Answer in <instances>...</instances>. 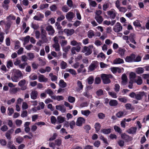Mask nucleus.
Segmentation results:
<instances>
[{"label": "nucleus", "mask_w": 149, "mask_h": 149, "mask_svg": "<svg viewBox=\"0 0 149 149\" xmlns=\"http://www.w3.org/2000/svg\"><path fill=\"white\" fill-rule=\"evenodd\" d=\"M101 125L99 123H96L94 125V128L95 129V132L98 133L100 130Z\"/></svg>", "instance_id": "nucleus-25"}, {"label": "nucleus", "mask_w": 149, "mask_h": 149, "mask_svg": "<svg viewBox=\"0 0 149 149\" xmlns=\"http://www.w3.org/2000/svg\"><path fill=\"white\" fill-rule=\"evenodd\" d=\"M124 113V112L122 111H119L116 114V116L118 118H120L122 117Z\"/></svg>", "instance_id": "nucleus-50"}, {"label": "nucleus", "mask_w": 149, "mask_h": 149, "mask_svg": "<svg viewBox=\"0 0 149 149\" xmlns=\"http://www.w3.org/2000/svg\"><path fill=\"white\" fill-rule=\"evenodd\" d=\"M135 36V35L134 33H131L129 37V39L131 42L134 44H136V42L134 40Z\"/></svg>", "instance_id": "nucleus-17"}, {"label": "nucleus", "mask_w": 149, "mask_h": 149, "mask_svg": "<svg viewBox=\"0 0 149 149\" xmlns=\"http://www.w3.org/2000/svg\"><path fill=\"white\" fill-rule=\"evenodd\" d=\"M108 93L112 97L114 98L117 97L116 94L114 92H109Z\"/></svg>", "instance_id": "nucleus-60"}, {"label": "nucleus", "mask_w": 149, "mask_h": 149, "mask_svg": "<svg viewBox=\"0 0 149 149\" xmlns=\"http://www.w3.org/2000/svg\"><path fill=\"white\" fill-rule=\"evenodd\" d=\"M81 112L82 114L86 116H88L91 113V111L88 110H81Z\"/></svg>", "instance_id": "nucleus-35"}, {"label": "nucleus", "mask_w": 149, "mask_h": 149, "mask_svg": "<svg viewBox=\"0 0 149 149\" xmlns=\"http://www.w3.org/2000/svg\"><path fill=\"white\" fill-rule=\"evenodd\" d=\"M99 66V63L97 61H93L88 68V70L90 72L93 71Z\"/></svg>", "instance_id": "nucleus-4"}, {"label": "nucleus", "mask_w": 149, "mask_h": 149, "mask_svg": "<svg viewBox=\"0 0 149 149\" xmlns=\"http://www.w3.org/2000/svg\"><path fill=\"white\" fill-rule=\"evenodd\" d=\"M107 14L111 18L114 19L116 16V13L113 11L109 10L107 12Z\"/></svg>", "instance_id": "nucleus-23"}, {"label": "nucleus", "mask_w": 149, "mask_h": 149, "mask_svg": "<svg viewBox=\"0 0 149 149\" xmlns=\"http://www.w3.org/2000/svg\"><path fill=\"white\" fill-rule=\"evenodd\" d=\"M49 6V4L47 3L45 4H41L40 6V8L41 9L43 10L44 9L48 7Z\"/></svg>", "instance_id": "nucleus-62"}, {"label": "nucleus", "mask_w": 149, "mask_h": 149, "mask_svg": "<svg viewBox=\"0 0 149 149\" xmlns=\"http://www.w3.org/2000/svg\"><path fill=\"white\" fill-rule=\"evenodd\" d=\"M28 107V106L27 103L25 102H24L22 103V108L23 109H27Z\"/></svg>", "instance_id": "nucleus-59"}, {"label": "nucleus", "mask_w": 149, "mask_h": 149, "mask_svg": "<svg viewBox=\"0 0 149 149\" xmlns=\"http://www.w3.org/2000/svg\"><path fill=\"white\" fill-rule=\"evenodd\" d=\"M59 85L61 87L63 88L65 86V83L63 80L61 79L59 81Z\"/></svg>", "instance_id": "nucleus-44"}, {"label": "nucleus", "mask_w": 149, "mask_h": 149, "mask_svg": "<svg viewBox=\"0 0 149 149\" xmlns=\"http://www.w3.org/2000/svg\"><path fill=\"white\" fill-rule=\"evenodd\" d=\"M66 71L67 72H70L71 74L72 75H75L76 74V73L74 69H70L68 70V69H67L66 70Z\"/></svg>", "instance_id": "nucleus-51"}, {"label": "nucleus", "mask_w": 149, "mask_h": 149, "mask_svg": "<svg viewBox=\"0 0 149 149\" xmlns=\"http://www.w3.org/2000/svg\"><path fill=\"white\" fill-rule=\"evenodd\" d=\"M77 85L78 88L77 89V90L78 91H79L80 90H81L83 89V86L82 84L81 81L78 80L77 82Z\"/></svg>", "instance_id": "nucleus-28"}, {"label": "nucleus", "mask_w": 149, "mask_h": 149, "mask_svg": "<svg viewBox=\"0 0 149 149\" xmlns=\"http://www.w3.org/2000/svg\"><path fill=\"white\" fill-rule=\"evenodd\" d=\"M56 109L61 111L62 112H64L65 111V108L64 105H58L56 106Z\"/></svg>", "instance_id": "nucleus-20"}, {"label": "nucleus", "mask_w": 149, "mask_h": 149, "mask_svg": "<svg viewBox=\"0 0 149 149\" xmlns=\"http://www.w3.org/2000/svg\"><path fill=\"white\" fill-rule=\"evenodd\" d=\"M101 131L104 134H108L111 132V129L110 128L103 129L101 130Z\"/></svg>", "instance_id": "nucleus-34"}, {"label": "nucleus", "mask_w": 149, "mask_h": 149, "mask_svg": "<svg viewBox=\"0 0 149 149\" xmlns=\"http://www.w3.org/2000/svg\"><path fill=\"white\" fill-rule=\"evenodd\" d=\"M96 94L98 96H99L103 95V91L102 89H100L97 91L96 92Z\"/></svg>", "instance_id": "nucleus-64"}, {"label": "nucleus", "mask_w": 149, "mask_h": 149, "mask_svg": "<svg viewBox=\"0 0 149 149\" xmlns=\"http://www.w3.org/2000/svg\"><path fill=\"white\" fill-rule=\"evenodd\" d=\"M147 93L144 91L139 92V93L136 94L135 98L137 100H141L144 96L145 97L147 96Z\"/></svg>", "instance_id": "nucleus-6"}, {"label": "nucleus", "mask_w": 149, "mask_h": 149, "mask_svg": "<svg viewBox=\"0 0 149 149\" xmlns=\"http://www.w3.org/2000/svg\"><path fill=\"white\" fill-rule=\"evenodd\" d=\"M45 92L46 93L49 95L51 96V98H52V96H53L54 95H52L54 94L53 92L50 89H48L47 90L45 91Z\"/></svg>", "instance_id": "nucleus-49"}, {"label": "nucleus", "mask_w": 149, "mask_h": 149, "mask_svg": "<svg viewBox=\"0 0 149 149\" xmlns=\"http://www.w3.org/2000/svg\"><path fill=\"white\" fill-rule=\"evenodd\" d=\"M121 137L122 139H124L126 142H129L132 140V138L125 133L122 134L121 135Z\"/></svg>", "instance_id": "nucleus-8"}, {"label": "nucleus", "mask_w": 149, "mask_h": 149, "mask_svg": "<svg viewBox=\"0 0 149 149\" xmlns=\"http://www.w3.org/2000/svg\"><path fill=\"white\" fill-rule=\"evenodd\" d=\"M125 52V49L120 47L119 48L117 53L120 55L121 57H122L124 56Z\"/></svg>", "instance_id": "nucleus-24"}, {"label": "nucleus", "mask_w": 149, "mask_h": 149, "mask_svg": "<svg viewBox=\"0 0 149 149\" xmlns=\"http://www.w3.org/2000/svg\"><path fill=\"white\" fill-rule=\"evenodd\" d=\"M47 35L41 36V38L42 40L45 43H47L48 41V40L47 37Z\"/></svg>", "instance_id": "nucleus-58"}, {"label": "nucleus", "mask_w": 149, "mask_h": 149, "mask_svg": "<svg viewBox=\"0 0 149 149\" xmlns=\"http://www.w3.org/2000/svg\"><path fill=\"white\" fill-rule=\"evenodd\" d=\"M65 120V118L64 117H62L61 116H59L57 117V122L60 123H63Z\"/></svg>", "instance_id": "nucleus-39"}, {"label": "nucleus", "mask_w": 149, "mask_h": 149, "mask_svg": "<svg viewBox=\"0 0 149 149\" xmlns=\"http://www.w3.org/2000/svg\"><path fill=\"white\" fill-rule=\"evenodd\" d=\"M38 95V92L35 90L32 91L30 94L31 98L33 100L36 99Z\"/></svg>", "instance_id": "nucleus-18"}, {"label": "nucleus", "mask_w": 149, "mask_h": 149, "mask_svg": "<svg viewBox=\"0 0 149 149\" xmlns=\"http://www.w3.org/2000/svg\"><path fill=\"white\" fill-rule=\"evenodd\" d=\"M113 128L115 131L121 134L122 133V130L120 127L116 125H115L113 127Z\"/></svg>", "instance_id": "nucleus-40"}, {"label": "nucleus", "mask_w": 149, "mask_h": 149, "mask_svg": "<svg viewBox=\"0 0 149 149\" xmlns=\"http://www.w3.org/2000/svg\"><path fill=\"white\" fill-rule=\"evenodd\" d=\"M12 71L13 75L11 77V79L13 82H17L19 81V78L23 77V75L19 70L13 69Z\"/></svg>", "instance_id": "nucleus-1"}, {"label": "nucleus", "mask_w": 149, "mask_h": 149, "mask_svg": "<svg viewBox=\"0 0 149 149\" xmlns=\"http://www.w3.org/2000/svg\"><path fill=\"white\" fill-rule=\"evenodd\" d=\"M95 19L99 24H101L103 20V19L101 16L95 17Z\"/></svg>", "instance_id": "nucleus-31"}, {"label": "nucleus", "mask_w": 149, "mask_h": 149, "mask_svg": "<svg viewBox=\"0 0 149 149\" xmlns=\"http://www.w3.org/2000/svg\"><path fill=\"white\" fill-rule=\"evenodd\" d=\"M137 128L136 127H131L127 131V132L129 134H134L136 132Z\"/></svg>", "instance_id": "nucleus-22"}, {"label": "nucleus", "mask_w": 149, "mask_h": 149, "mask_svg": "<svg viewBox=\"0 0 149 149\" xmlns=\"http://www.w3.org/2000/svg\"><path fill=\"white\" fill-rule=\"evenodd\" d=\"M120 88V86L118 84H116L115 85L114 90L117 93L119 91Z\"/></svg>", "instance_id": "nucleus-63"}, {"label": "nucleus", "mask_w": 149, "mask_h": 149, "mask_svg": "<svg viewBox=\"0 0 149 149\" xmlns=\"http://www.w3.org/2000/svg\"><path fill=\"white\" fill-rule=\"evenodd\" d=\"M27 63L24 62L22 64H20L18 66L19 68H20L22 70H23L24 69L26 66L27 65Z\"/></svg>", "instance_id": "nucleus-45"}, {"label": "nucleus", "mask_w": 149, "mask_h": 149, "mask_svg": "<svg viewBox=\"0 0 149 149\" xmlns=\"http://www.w3.org/2000/svg\"><path fill=\"white\" fill-rule=\"evenodd\" d=\"M22 121L20 120L17 119L15 120V123L16 125L20 127L22 123Z\"/></svg>", "instance_id": "nucleus-52"}, {"label": "nucleus", "mask_w": 149, "mask_h": 149, "mask_svg": "<svg viewBox=\"0 0 149 149\" xmlns=\"http://www.w3.org/2000/svg\"><path fill=\"white\" fill-rule=\"evenodd\" d=\"M94 36V31L93 30H90L88 31L87 36L89 38H91Z\"/></svg>", "instance_id": "nucleus-33"}, {"label": "nucleus", "mask_w": 149, "mask_h": 149, "mask_svg": "<svg viewBox=\"0 0 149 149\" xmlns=\"http://www.w3.org/2000/svg\"><path fill=\"white\" fill-rule=\"evenodd\" d=\"M136 77V74L134 72H131L130 74V79H134Z\"/></svg>", "instance_id": "nucleus-54"}, {"label": "nucleus", "mask_w": 149, "mask_h": 149, "mask_svg": "<svg viewBox=\"0 0 149 149\" xmlns=\"http://www.w3.org/2000/svg\"><path fill=\"white\" fill-rule=\"evenodd\" d=\"M112 77L111 75L106 74H102L101 76V78L103 83L105 84H108L111 82L109 78Z\"/></svg>", "instance_id": "nucleus-2"}, {"label": "nucleus", "mask_w": 149, "mask_h": 149, "mask_svg": "<svg viewBox=\"0 0 149 149\" xmlns=\"http://www.w3.org/2000/svg\"><path fill=\"white\" fill-rule=\"evenodd\" d=\"M30 39V37L29 36H27L25 37L22 38V40H23L24 41V43H23L24 45H25L26 44L29 42Z\"/></svg>", "instance_id": "nucleus-30"}, {"label": "nucleus", "mask_w": 149, "mask_h": 149, "mask_svg": "<svg viewBox=\"0 0 149 149\" xmlns=\"http://www.w3.org/2000/svg\"><path fill=\"white\" fill-rule=\"evenodd\" d=\"M88 83L90 84H91L93 83L94 81V78L92 76L89 77L87 79Z\"/></svg>", "instance_id": "nucleus-42"}, {"label": "nucleus", "mask_w": 149, "mask_h": 149, "mask_svg": "<svg viewBox=\"0 0 149 149\" xmlns=\"http://www.w3.org/2000/svg\"><path fill=\"white\" fill-rule=\"evenodd\" d=\"M81 43H79L77 45L76 47H74L75 48L76 51L77 52H79L80 49H81Z\"/></svg>", "instance_id": "nucleus-57"}, {"label": "nucleus", "mask_w": 149, "mask_h": 149, "mask_svg": "<svg viewBox=\"0 0 149 149\" xmlns=\"http://www.w3.org/2000/svg\"><path fill=\"white\" fill-rule=\"evenodd\" d=\"M19 89L17 88H11L9 89V92L11 94H15L18 91Z\"/></svg>", "instance_id": "nucleus-32"}, {"label": "nucleus", "mask_w": 149, "mask_h": 149, "mask_svg": "<svg viewBox=\"0 0 149 149\" xmlns=\"http://www.w3.org/2000/svg\"><path fill=\"white\" fill-rule=\"evenodd\" d=\"M109 104L111 106L114 107L117 105L118 102L116 100H111L110 101Z\"/></svg>", "instance_id": "nucleus-27"}, {"label": "nucleus", "mask_w": 149, "mask_h": 149, "mask_svg": "<svg viewBox=\"0 0 149 149\" xmlns=\"http://www.w3.org/2000/svg\"><path fill=\"white\" fill-rule=\"evenodd\" d=\"M14 130L13 129H11L7 131L5 134V136L7 139L10 140L11 138V134L14 132Z\"/></svg>", "instance_id": "nucleus-14"}, {"label": "nucleus", "mask_w": 149, "mask_h": 149, "mask_svg": "<svg viewBox=\"0 0 149 149\" xmlns=\"http://www.w3.org/2000/svg\"><path fill=\"white\" fill-rule=\"evenodd\" d=\"M134 25L136 27H141V25L139 22L138 21H134L133 23Z\"/></svg>", "instance_id": "nucleus-56"}, {"label": "nucleus", "mask_w": 149, "mask_h": 149, "mask_svg": "<svg viewBox=\"0 0 149 149\" xmlns=\"http://www.w3.org/2000/svg\"><path fill=\"white\" fill-rule=\"evenodd\" d=\"M13 65V62L11 60H9L7 61L6 66L8 68L12 67Z\"/></svg>", "instance_id": "nucleus-37"}, {"label": "nucleus", "mask_w": 149, "mask_h": 149, "mask_svg": "<svg viewBox=\"0 0 149 149\" xmlns=\"http://www.w3.org/2000/svg\"><path fill=\"white\" fill-rule=\"evenodd\" d=\"M75 99L74 97L71 96H69L68 98V101L70 103L74 102L75 101Z\"/></svg>", "instance_id": "nucleus-46"}, {"label": "nucleus", "mask_w": 149, "mask_h": 149, "mask_svg": "<svg viewBox=\"0 0 149 149\" xmlns=\"http://www.w3.org/2000/svg\"><path fill=\"white\" fill-rule=\"evenodd\" d=\"M66 33L68 36L72 35L74 32V30L73 29H66Z\"/></svg>", "instance_id": "nucleus-26"}, {"label": "nucleus", "mask_w": 149, "mask_h": 149, "mask_svg": "<svg viewBox=\"0 0 149 149\" xmlns=\"http://www.w3.org/2000/svg\"><path fill=\"white\" fill-rule=\"evenodd\" d=\"M136 58L135 55L134 54H131L130 56H127L125 58V61L127 62H134V59Z\"/></svg>", "instance_id": "nucleus-10"}, {"label": "nucleus", "mask_w": 149, "mask_h": 149, "mask_svg": "<svg viewBox=\"0 0 149 149\" xmlns=\"http://www.w3.org/2000/svg\"><path fill=\"white\" fill-rule=\"evenodd\" d=\"M134 82H136L138 85H141L143 82L142 80L140 77L138 76L137 80L134 79Z\"/></svg>", "instance_id": "nucleus-38"}, {"label": "nucleus", "mask_w": 149, "mask_h": 149, "mask_svg": "<svg viewBox=\"0 0 149 149\" xmlns=\"http://www.w3.org/2000/svg\"><path fill=\"white\" fill-rule=\"evenodd\" d=\"M27 56L28 57L29 60H32L35 57V55L33 53H29L27 54Z\"/></svg>", "instance_id": "nucleus-41"}, {"label": "nucleus", "mask_w": 149, "mask_h": 149, "mask_svg": "<svg viewBox=\"0 0 149 149\" xmlns=\"http://www.w3.org/2000/svg\"><path fill=\"white\" fill-rule=\"evenodd\" d=\"M23 140L22 137L20 136L16 138V141L19 144L21 143Z\"/></svg>", "instance_id": "nucleus-47"}, {"label": "nucleus", "mask_w": 149, "mask_h": 149, "mask_svg": "<svg viewBox=\"0 0 149 149\" xmlns=\"http://www.w3.org/2000/svg\"><path fill=\"white\" fill-rule=\"evenodd\" d=\"M54 42L52 45V47L55 49L56 51H58L60 50L59 45L58 43V38L57 36H55L53 38Z\"/></svg>", "instance_id": "nucleus-5"}, {"label": "nucleus", "mask_w": 149, "mask_h": 149, "mask_svg": "<svg viewBox=\"0 0 149 149\" xmlns=\"http://www.w3.org/2000/svg\"><path fill=\"white\" fill-rule=\"evenodd\" d=\"M70 127L71 129H73L75 125V122L74 121L72 120L70 122L69 124Z\"/></svg>", "instance_id": "nucleus-61"}, {"label": "nucleus", "mask_w": 149, "mask_h": 149, "mask_svg": "<svg viewBox=\"0 0 149 149\" xmlns=\"http://www.w3.org/2000/svg\"><path fill=\"white\" fill-rule=\"evenodd\" d=\"M0 143L2 146H5L6 145L7 142L5 139H0Z\"/></svg>", "instance_id": "nucleus-53"}, {"label": "nucleus", "mask_w": 149, "mask_h": 149, "mask_svg": "<svg viewBox=\"0 0 149 149\" xmlns=\"http://www.w3.org/2000/svg\"><path fill=\"white\" fill-rule=\"evenodd\" d=\"M6 146L9 149H17L16 146L13 144V141H8Z\"/></svg>", "instance_id": "nucleus-15"}, {"label": "nucleus", "mask_w": 149, "mask_h": 149, "mask_svg": "<svg viewBox=\"0 0 149 149\" xmlns=\"http://www.w3.org/2000/svg\"><path fill=\"white\" fill-rule=\"evenodd\" d=\"M26 83V81L25 79H22L20 80L18 83V85L20 87L21 90L22 91H24L27 89L26 85H24Z\"/></svg>", "instance_id": "nucleus-7"}, {"label": "nucleus", "mask_w": 149, "mask_h": 149, "mask_svg": "<svg viewBox=\"0 0 149 149\" xmlns=\"http://www.w3.org/2000/svg\"><path fill=\"white\" fill-rule=\"evenodd\" d=\"M122 82L126 84L127 82V77L126 75L125 74H123L122 77Z\"/></svg>", "instance_id": "nucleus-36"}, {"label": "nucleus", "mask_w": 149, "mask_h": 149, "mask_svg": "<svg viewBox=\"0 0 149 149\" xmlns=\"http://www.w3.org/2000/svg\"><path fill=\"white\" fill-rule=\"evenodd\" d=\"M52 98L54 100H57L58 101H60L63 100L64 98L62 96H56L54 95L53 96H52Z\"/></svg>", "instance_id": "nucleus-29"}, {"label": "nucleus", "mask_w": 149, "mask_h": 149, "mask_svg": "<svg viewBox=\"0 0 149 149\" xmlns=\"http://www.w3.org/2000/svg\"><path fill=\"white\" fill-rule=\"evenodd\" d=\"M85 120L84 118L82 117H79L77 119L76 125L78 126H81L83 123H85Z\"/></svg>", "instance_id": "nucleus-11"}, {"label": "nucleus", "mask_w": 149, "mask_h": 149, "mask_svg": "<svg viewBox=\"0 0 149 149\" xmlns=\"http://www.w3.org/2000/svg\"><path fill=\"white\" fill-rule=\"evenodd\" d=\"M93 46L92 45H90L88 47L85 46L84 47L82 52L84 53L86 52L85 53V56H88L92 53V50L91 49V48H93Z\"/></svg>", "instance_id": "nucleus-3"}, {"label": "nucleus", "mask_w": 149, "mask_h": 149, "mask_svg": "<svg viewBox=\"0 0 149 149\" xmlns=\"http://www.w3.org/2000/svg\"><path fill=\"white\" fill-rule=\"evenodd\" d=\"M118 99L120 101L124 103H126L127 101V100L125 97H119Z\"/></svg>", "instance_id": "nucleus-48"}, {"label": "nucleus", "mask_w": 149, "mask_h": 149, "mask_svg": "<svg viewBox=\"0 0 149 149\" xmlns=\"http://www.w3.org/2000/svg\"><path fill=\"white\" fill-rule=\"evenodd\" d=\"M46 30L48 32L49 34L51 35H53L55 32V31L53 28L50 25L47 26L46 28Z\"/></svg>", "instance_id": "nucleus-13"}, {"label": "nucleus", "mask_w": 149, "mask_h": 149, "mask_svg": "<svg viewBox=\"0 0 149 149\" xmlns=\"http://www.w3.org/2000/svg\"><path fill=\"white\" fill-rule=\"evenodd\" d=\"M123 63H124L123 60L120 58H116L113 61V63L115 64H120Z\"/></svg>", "instance_id": "nucleus-19"}, {"label": "nucleus", "mask_w": 149, "mask_h": 149, "mask_svg": "<svg viewBox=\"0 0 149 149\" xmlns=\"http://www.w3.org/2000/svg\"><path fill=\"white\" fill-rule=\"evenodd\" d=\"M109 7V4L105 2L103 6V9L104 11H106Z\"/></svg>", "instance_id": "nucleus-55"}, {"label": "nucleus", "mask_w": 149, "mask_h": 149, "mask_svg": "<svg viewBox=\"0 0 149 149\" xmlns=\"http://www.w3.org/2000/svg\"><path fill=\"white\" fill-rule=\"evenodd\" d=\"M38 80L40 82H46L47 81V78H46L43 75L40 74L38 77Z\"/></svg>", "instance_id": "nucleus-21"}, {"label": "nucleus", "mask_w": 149, "mask_h": 149, "mask_svg": "<svg viewBox=\"0 0 149 149\" xmlns=\"http://www.w3.org/2000/svg\"><path fill=\"white\" fill-rule=\"evenodd\" d=\"M122 26L119 22L117 23L113 28V30L115 32L118 33L121 31L122 29Z\"/></svg>", "instance_id": "nucleus-9"}, {"label": "nucleus", "mask_w": 149, "mask_h": 149, "mask_svg": "<svg viewBox=\"0 0 149 149\" xmlns=\"http://www.w3.org/2000/svg\"><path fill=\"white\" fill-rule=\"evenodd\" d=\"M60 41V43L63 47V51H65V38L64 36H59L58 37Z\"/></svg>", "instance_id": "nucleus-12"}, {"label": "nucleus", "mask_w": 149, "mask_h": 149, "mask_svg": "<svg viewBox=\"0 0 149 149\" xmlns=\"http://www.w3.org/2000/svg\"><path fill=\"white\" fill-rule=\"evenodd\" d=\"M74 14L71 12H68L66 15V17L69 21H72L73 18Z\"/></svg>", "instance_id": "nucleus-16"}, {"label": "nucleus", "mask_w": 149, "mask_h": 149, "mask_svg": "<svg viewBox=\"0 0 149 149\" xmlns=\"http://www.w3.org/2000/svg\"><path fill=\"white\" fill-rule=\"evenodd\" d=\"M99 118L101 119H103L105 117V114L102 113H99L97 114Z\"/></svg>", "instance_id": "nucleus-43"}]
</instances>
